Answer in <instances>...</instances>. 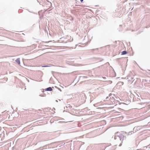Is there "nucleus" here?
I'll return each instance as SVG.
<instances>
[{
	"mask_svg": "<svg viewBox=\"0 0 150 150\" xmlns=\"http://www.w3.org/2000/svg\"><path fill=\"white\" fill-rule=\"evenodd\" d=\"M132 131L129 132H128V134L127 135H130V134H132Z\"/></svg>",
	"mask_w": 150,
	"mask_h": 150,
	"instance_id": "6e6552de",
	"label": "nucleus"
},
{
	"mask_svg": "<svg viewBox=\"0 0 150 150\" xmlns=\"http://www.w3.org/2000/svg\"><path fill=\"white\" fill-rule=\"evenodd\" d=\"M45 90L46 91H52V89L51 87H49L45 89Z\"/></svg>",
	"mask_w": 150,
	"mask_h": 150,
	"instance_id": "7ed1b4c3",
	"label": "nucleus"
},
{
	"mask_svg": "<svg viewBox=\"0 0 150 150\" xmlns=\"http://www.w3.org/2000/svg\"><path fill=\"white\" fill-rule=\"evenodd\" d=\"M16 62L17 63H18L19 64H20V59L19 58H18V59H17L16 60Z\"/></svg>",
	"mask_w": 150,
	"mask_h": 150,
	"instance_id": "39448f33",
	"label": "nucleus"
},
{
	"mask_svg": "<svg viewBox=\"0 0 150 150\" xmlns=\"http://www.w3.org/2000/svg\"><path fill=\"white\" fill-rule=\"evenodd\" d=\"M83 0H80L81 1V2L83 1Z\"/></svg>",
	"mask_w": 150,
	"mask_h": 150,
	"instance_id": "4468645a",
	"label": "nucleus"
},
{
	"mask_svg": "<svg viewBox=\"0 0 150 150\" xmlns=\"http://www.w3.org/2000/svg\"><path fill=\"white\" fill-rule=\"evenodd\" d=\"M144 103H138L137 104V106H139V108H140V109L141 108H142L144 107V106H140V105H143V104H144Z\"/></svg>",
	"mask_w": 150,
	"mask_h": 150,
	"instance_id": "f03ea898",
	"label": "nucleus"
},
{
	"mask_svg": "<svg viewBox=\"0 0 150 150\" xmlns=\"http://www.w3.org/2000/svg\"><path fill=\"white\" fill-rule=\"evenodd\" d=\"M42 92H44V90H43V91H42Z\"/></svg>",
	"mask_w": 150,
	"mask_h": 150,
	"instance_id": "2eb2a0df",
	"label": "nucleus"
},
{
	"mask_svg": "<svg viewBox=\"0 0 150 150\" xmlns=\"http://www.w3.org/2000/svg\"><path fill=\"white\" fill-rule=\"evenodd\" d=\"M40 96H41L40 95Z\"/></svg>",
	"mask_w": 150,
	"mask_h": 150,
	"instance_id": "dca6fc26",
	"label": "nucleus"
},
{
	"mask_svg": "<svg viewBox=\"0 0 150 150\" xmlns=\"http://www.w3.org/2000/svg\"><path fill=\"white\" fill-rule=\"evenodd\" d=\"M108 98V97H107L106 98V99H107Z\"/></svg>",
	"mask_w": 150,
	"mask_h": 150,
	"instance_id": "ddd939ff",
	"label": "nucleus"
},
{
	"mask_svg": "<svg viewBox=\"0 0 150 150\" xmlns=\"http://www.w3.org/2000/svg\"><path fill=\"white\" fill-rule=\"evenodd\" d=\"M82 77H83V78H87V77L86 76H83Z\"/></svg>",
	"mask_w": 150,
	"mask_h": 150,
	"instance_id": "9b49d317",
	"label": "nucleus"
},
{
	"mask_svg": "<svg viewBox=\"0 0 150 150\" xmlns=\"http://www.w3.org/2000/svg\"><path fill=\"white\" fill-rule=\"evenodd\" d=\"M127 52L126 51H124L122 52L121 54L124 55L127 53Z\"/></svg>",
	"mask_w": 150,
	"mask_h": 150,
	"instance_id": "20e7f679",
	"label": "nucleus"
},
{
	"mask_svg": "<svg viewBox=\"0 0 150 150\" xmlns=\"http://www.w3.org/2000/svg\"><path fill=\"white\" fill-rule=\"evenodd\" d=\"M124 133L125 134H127L126 132H117L115 134L114 138L115 140V142L116 144V145H117L119 144V146H121L123 140L126 139V136L124 135Z\"/></svg>",
	"mask_w": 150,
	"mask_h": 150,
	"instance_id": "f257e3e1",
	"label": "nucleus"
},
{
	"mask_svg": "<svg viewBox=\"0 0 150 150\" xmlns=\"http://www.w3.org/2000/svg\"><path fill=\"white\" fill-rule=\"evenodd\" d=\"M66 107L67 108H69V109H71L72 107L69 105H67V106H66Z\"/></svg>",
	"mask_w": 150,
	"mask_h": 150,
	"instance_id": "423d86ee",
	"label": "nucleus"
},
{
	"mask_svg": "<svg viewBox=\"0 0 150 150\" xmlns=\"http://www.w3.org/2000/svg\"><path fill=\"white\" fill-rule=\"evenodd\" d=\"M51 42V41H48V42Z\"/></svg>",
	"mask_w": 150,
	"mask_h": 150,
	"instance_id": "f8f14e48",
	"label": "nucleus"
},
{
	"mask_svg": "<svg viewBox=\"0 0 150 150\" xmlns=\"http://www.w3.org/2000/svg\"><path fill=\"white\" fill-rule=\"evenodd\" d=\"M49 67L48 66L45 65V66H42V67Z\"/></svg>",
	"mask_w": 150,
	"mask_h": 150,
	"instance_id": "1a4fd4ad",
	"label": "nucleus"
},
{
	"mask_svg": "<svg viewBox=\"0 0 150 150\" xmlns=\"http://www.w3.org/2000/svg\"><path fill=\"white\" fill-rule=\"evenodd\" d=\"M112 95V93H110L109 94V96H110Z\"/></svg>",
	"mask_w": 150,
	"mask_h": 150,
	"instance_id": "9d476101",
	"label": "nucleus"
},
{
	"mask_svg": "<svg viewBox=\"0 0 150 150\" xmlns=\"http://www.w3.org/2000/svg\"><path fill=\"white\" fill-rule=\"evenodd\" d=\"M137 127H135L134 129H133V130H135V132H136V130H137Z\"/></svg>",
	"mask_w": 150,
	"mask_h": 150,
	"instance_id": "0eeeda50",
	"label": "nucleus"
}]
</instances>
